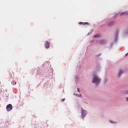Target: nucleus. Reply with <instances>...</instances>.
<instances>
[{
	"instance_id": "nucleus-22",
	"label": "nucleus",
	"mask_w": 128,
	"mask_h": 128,
	"mask_svg": "<svg viewBox=\"0 0 128 128\" xmlns=\"http://www.w3.org/2000/svg\"><path fill=\"white\" fill-rule=\"evenodd\" d=\"M126 94H128V90L125 92Z\"/></svg>"
},
{
	"instance_id": "nucleus-13",
	"label": "nucleus",
	"mask_w": 128,
	"mask_h": 128,
	"mask_svg": "<svg viewBox=\"0 0 128 128\" xmlns=\"http://www.w3.org/2000/svg\"><path fill=\"white\" fill-rule=\"evenodd\" d=\"M79 24H82L83 26H86V24H88V22H79Z\"/></svg>"
},
{
	"instance_id": "nucleus-1",
	"label": "nucleus",
	"mask_w": 128,
	"mask_h": 128,
	"mask_svg": "<svg viewBox=\"0 0 128 128\" xmlns=\"http://www.w3.org/2000/svg\"><path fill=\"white\" fill-rule=\"evenodd\" d=\"M119 34H120V28H117L116 31L114 34V40L116 42H118Z\"/></svg>"
},
{
	"instance_id": "nucleus-11",
	"label": "nucleus",
	"mask_w": 128,
	"mask_h": 128,
	"mask_svg": "<svg viewBox=\"0 0 128 128\" xmlns=\"http://www.w3.org/2000/svg\"><path fill=\"white\" fill-rule=\"evenodd\" d=\"M120 16H126L128 14V12H120Z\"/></svg>"
},
{
	"instance_id": "nucleus-7",
	"label": "nucleus",
	"mask_w": 128,
	"mask_h": 128,
	"mask_svg": "<svg viewBox=\"0 0 128 128\" xmlns=\"http://www.w3.org/2000/svg\"><path fill=\"white\" fill-rule=\"evenodd\" d=\"M101 81H102V78H99L97 76V86H98V84H100V82H101Z\"/></svg>"
},
{
	"instance_id": "nucleus-21",
	"label": "nucleus",
	"mask_w": 128,
	"mask_h": 128,
	"mask_svg": "<svg viewBox=\"0 0 128 128\" xmlns=\"http://www.w3.org/2000/svg\"><path fill=\"white\" fill-rule=\"evenodd\" d=\"M128 56V52H127L125 56Z\"/></svg>"
},
{
	"instance_id": "nucleus-23",
	"label": "nucleus",
	"mask_w": 128,
	"mask_h": 128,
	"mask_svg": "<svg viewBox=\"0 0 128 128\" xmlns=\"http://www.w3.org/2000/svg\"><path fill=\"white\" fill-rule=\"evenodd\" d=\"M126 102H128V96H126Z\"/></svg>"
},
{
	"instance_id": "nucleus-6",
	"label": "nucleus",
	"mask_w": 128,
	"mask_h": 128,
	"mask_svg": "<svg viewBox=\"0 0 128 128\" xmlns=\"http://www.w3.org/2000/svg\"><path fill=\"white\" fill-rule=\"evenodd\" d=\"M124 70L120 69L118 74V76L120 77L122 76V74H124Z\"/></svg>"
},
{
	"instance_id": "nucleus-16",
	"label": "nucleus",
	"mask_w": 128,
	"mask_h": 128,
	"mask_svg": "<svg viewBox=\"0 0 128 128\" xmlns=\"http://www.w3.org/2000/svg\"><path fill=\"white\" fill-rule=\"evenodd\" d=\"M104 83L106 84V82H108V78H104Z\"/></svg>"
},
{
	"instance_id": "nucleus-17",
	"label": "nucleus",
	"mask_w": 128,
	"mask_h": 128,
	"mask_svg": "<svg viewBox=\"0 0 128 128\" xmlns=\"http://www.w3.org/2000/svg\"><path fill=\"white\" fill-rule=\"evenodd\" d=\"M102 56V54H97V58L99 56Z\"/></svg>"
},
{
	"instance_id": "nucleus-4",
	"label": "nucleus",
	"mask_w": 128,
	"mask_h": 128,
	"mask_svg": "<svg viewBox=\"0 0 128 128\" xmlns=\"http://www.w3.org/2000/svg\"><path fill=\"white\" fill-rule=\"evenodd\" d=\"M102 70V66L99 62H97V72Z\"/></svg>"
},
{
	"instance_id": "nucleus-10",
	"label": "nucleus",
	"mask_w": 128,
	"mask_h": 128,
	"mask_svg": "<svg viewBox=\"0 0 128 128\" xmlns=\"http://www.w3.org/2000/svg\"><path fill=\"white\" fill-rule=\"evenodd\" d=\"M82 116L84 117L86 114V112L84 110H82Z\"/></svg>"
},
{
	"instance_id": "nucleus-18",
	"label": "nucleus",
	"mask_w": 128,
	"mask_h": 128,
	"mask_svg": "<svg viewBox=\"0 0 128 128\" xmlns=\"http://www.w3.org/2000/svg\"><path fill=\"white\" fill-rule=\"evenodd\" d=\"M117 16H118V14H116L114 16V18H116Z\"/></svg>"
},
{
	"instance_id": "nucleus-15",
	"label": "nucleus",
	"mask_w": 128,
	"mask_h": 128,
	"mask_svg": "<svg viewBox=\"0 0 128 128\" xmlns=\"http://www.w3.org/2000/svg\"><path fill=\"white\" fill-rule=\"evenodd\" d=\"M110 122H112V124H116V121H112V120H110Z\"/></svg>"
},
{
	"instance_id": "nucleus-27",
	"label": "nucleus",
	"mask_w": 128,
	"mask_h": 128,
	"mask_svg": "<svg viewBox=\"0 0 128 128\" xmlns=\"http://www.w3.org/2000/svg\"><path fill=\"white\" fill-rule=\"evenodd\" d=\"M16 84V82H15V84Z\"/></svg>"
},
{
	"instance_id": "nucleus-5",
	"label": "nucleus",
	"mask_w": 128,
	"mask_h": 128,
	"mask_svg": "<svg viewBox=\"0 0 128 128\" xmlns=\"http://www.w3.org/2000/svg\"><path fill=\"white\" fill-rule=\"evenodd\" d=\"M123 34L124 36H128V27L126 28H125V30H124L123 32Z\"/></svg>"
},
{
	"instance_id": "nucleus-3",
	"label": "nucleus",
	"mask_w": 128,
	"mask_h": 128,
	"mask_svg": "<svg viewBox=\"0 0 128 128\" xmlns=\"http://www.w3.org/2000/svg\"><path fill=\"white\" fill-rule=\"evenodd\" d=\"M108 40L106 39L100 40H99V43L100 44H106Z\"/></svg>"
},
{
	"instance_id": "nucleus-9",
	"label": "nucleus",
	"mask_w": 128,
	"mask_h": 128,
	"mask_svg": "<svg viewBox=\"0 0 128 128\" xmlns=\"http://www.w3.org/2000/svg\"><path fill=\"white\" fill-rule=\"evenodd\" d=\"M45 48H50V43L48 42H45Z\"/></svg>"
},
{
	"instance_id": "nucleus-26",
	"label": "nucleus",
	"mask_w": 128,
	"mask_h": 128,
	"mask_svg": "<svg viewBox=\"0 0 128 128\" xmlns=\"http://www.w3.org/2000/svg\"><path fill=\"white\" fill-rule=\"evenodd\" d=\"M94 38H96V35H95V36H94Z\"/></svg>"
},
{
	"instance_id": "nucleus-2",
	"label": "nucleus",
	"mask_w": 128,
	"mask_h": 128,
	"mask_svg": "<svg viewBox=\"0 0 128 128\" xmlns=\"http://www.w3.org/2000/svg\"><path fill=\"white\" fill-rule=\"evenodd\" d=\"M6 110L7 112H10V110H12V106L11 104H9L6 106Z\"/></svg>"
},
{
	"instance_id": "nucleus-24",
	"label": "nucleus",
	"mask_w": 128,
	"mask_h": 128,
	"mask_svg": "<svg viewBox=\"0 0 128 128\" xmlns=\"http://www.w3.org/2000/svg\"><path fill=\"white\" fill-rule=\"evenodd\" d=\"M94 42V40H92V41L90 42L91 44H92V42Z\"/></svg>"
},
{
	"instance_id": "nucleus-14",
	"label": "nucleus",
	"mask_w": 128,
	"mask_h": 128,
	"mask_svg": "<svg viewBox=\"0 0 128 128\" xmlns=\"http://www.w3.org/2000/svg\"><path fill=\"white\" fill-rule=\"evenodd\" d=\"M101 36H102V34H97V38H100Z\"/></svg>"
},
{
	"instance_id": "nucleus-8",
	"label": "nucleus",
	"mask_w": 128,
	"mask_h": 128,
	"mask_svg": "<svg viewBox=\"0 0 128 128\" xmlns=\"http://www.w3.org/2000/svg\"><path fill=\"white\" fill-rule=\"evenodd\" d=\"M116 24V22H114V20L112 21V22H109L108 24V26H114V24Z\"/></svg>"
},
{
	"instance_id": "nucleus-12",
	"label": "nucleus",
	"mask_w": 128,
	"mask_h": 128,
	"mask_svg": "<svg viewBox=\"0 0 128 128\" xmlns=\"http://www.w3.org/2000/svg\"><path fill=\"white\" fill-rule=\"evenodd\" d=\"M92 82L94 84H96V76H94L93 78Z\"/></svg>"
},
{
	"instance_id": "nucleus-19",
	"label": "nucleus",
	"mask_w": 128,
	"mask_h": 128,
	"mask_svg": "<svg viewBox=\"0 0 128 128\" xmlns=\"http://www.w3.org/2000/svg\"><path fill=\"white\" fill-rule=\"evenodd\" d=\"M113 44H114V42H112V44H111L110 48H112V46H113Z\"/></svg>"
},
{
	"instance_id": "nucleus-20",
	"label": "nucleus",
	"mask_w": 128,
	"mask_h": 128,
	"mask_svg": "<svg viewBox=\"0 0 128 128\" xmlns=\"http://www.w3.org/2000/svg\"><path fill=\"white\" fill-rule=\"evenodd\" d=\"M65 100H66L65 98L62 99V102H64Z\"/></svg>"
},
{
	"instance_id": "nucleus-28",
	"label": "nucleus",
	"mask_w": 128,
	"mask_h": 128,
	"mask_svg": "<svg viewBox=\"0 0 128 128\" xmlns=\"http://www.w3.org/2000/svg\"><path fill=\"white\" fill-rule=\"evenodd\" d=\"M80 96H82V94H80Z\"/></svg>"
},
{
	"instance_id": "nucleus-25",
	"label": "nucleus",
	"mask_w": 128,
	"mask_h": 128,
	"mask_svg": "<svg viewBox=\"0 0 128 128\" xmlns=\"http://www.w3.org/2000/svg\"><path fill=\"white\" fill-rule=\"evenodd\" d=\"M78 92H80V88H78Z\"/></svg>"
}]
</instances>
